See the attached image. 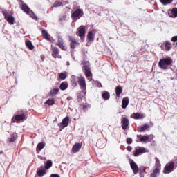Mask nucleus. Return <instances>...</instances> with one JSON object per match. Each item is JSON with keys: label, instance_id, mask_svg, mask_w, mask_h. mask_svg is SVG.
<instances>
[{"label": "nucleus", "instance_id": "1", "mask_svg": "<svg viewBox=\"0 0 177 177\" xmlns=\"http://www.w3.org/2000/svg\"><path fill=\"white\" fill-rule=\"evenodd\" d=\"M172 64V59L171 58H164L159 61L158 65L160 68L163 70H167L168 68V66H171Z\"/></svg>", "mask_w": 177, "mask_h": 177}, {"label": "nucleus", "instance_id": "2", "mask_svg": "<svg viewBox=\"0 0 177 177\" xmlns=\"http://www.w3.org/2000/svg\"><path fill=\"white\" fill-rule=\"evenodd\" d=\"M2 13L8 23L12 25L15 24V17L12 15V12L4 10H2Z\"/></svg>", "mask_w": 177, "mask_h": 177}, {"label": "nucleus", "instance_id": "3", "mask_svg": "<svg viewBox=\"0 0 177 177\" xmlns=\"http://www.w3.org/2000/svg\"><path fill=\"white\" fill-rule=\"evenodd\" d=\"M21 9L25 12V13H27V15H30V17H32V19H34V20H37L38 18L37 17V16L35 15V14H34V12L32 11L30 12V8H28V6L26 4H22Z\"/></svg>", "mask_w": 177, "mask_h": 177}, {"label": "nucleus", "instance_id": "4", "mask_svg": "<svg viewBox=\"0 0 177 177\" xmlns=\"http://www.w3.org/2000/svg\"><path fill=\"white\" fill-rule=\"evenodd\" d=\"M21 9L25 12V13H27V15H30V17H32V19H34V20H37L38 18L37 17V16L35 15V14H34V12L32 11L30 12V8H28V6L26 4H22Z\"/></svg>", "mask_w": 177, "mask_h": 177}, {"label": "nucleus", "instance_id": "5", "mask_svg": "<svg viewBox=\"0 0 177 177\" xmlns=\"http://www.w3.org/2000/svg\"><path fill=\"white\" fill-rule=\"evenodd\" d=\"M78 84L82 91L84 93H86V82H85V77L82 76L78 77Z\"/></svg>", "mask_w": 177, "mask_h": 177}, {"label": "nucleus", "instance_id": "6", "mask_svg": "<svg viewBox=\"0 0 177 177\" xmlns=\"http://www.w3.org/2000/svg\"><path fill=\"white\" fill-rule=\"evenodd\" d=\"M174 167H175V163L174 162H169L167 163L164 169V174H169L174 171Z\"/></svg>", "mask_w": 177, "mask_h": 177}, {"label": "nucleus", "instance_id": "7", "mask_svg": "<svg viewBox=\"0 0 177 177\" xmlns=\"http://www.w3.org/2000/svg\"><path fill=\"white\" fill-rule=\"evenodd\" d=\"M145 153H149V150L143 147H141L137 148L136 151H134L133 154L135 157H138V156H140V154H143Z\"/></svg>", "mask_w": 177, "mask_h": 177}, {"label": "nucleus", "instance_id": "8", "mask_svg": "<svg viewBox=\"0 0 177 177\" xmlns=\"http://www.w3.org/2000/svg\"><path fill=\"white\" fill-rule=\"evenodd\" d=\"M70 118H68V116H66V118H64L62 120V122L61 123L58 124V127L61 129H64V128L68 127V121H69Z\"/></svg>", "mask_w": 177, "mask_h": 177}, {"label": "nucleus", "instance_id": "9", "mask_svg": "<svg viewBox=\"0 0 177 177\" xmlns=\"http://www.w3.org/2000/svg\"><path fill=\"white\" fill-rule=\"evenodd\" d=\"M24 120H27V118H26V115H24V113H22L21 115L14 116L12 121V122H19V121H24Z\"/></svg>", "mask_w": 177, "mask_h": 177}, {"label": "nucleus", "instance_id": "10", "mask_svg": "<svg viewBox=\"0 0 177 177\" xmlns=\"http://www.w3.org/2000/svg\"><path fill=\"white\" fill-rule=\"evenodd\" d=\"M129 126V120L127 118H122V128L124 131L127 130L128 127Z\"/></svg>", "mask_w": 177, "mask_h": 177}, {"label": "nucleus", "instance_id": "11", "mask_svg": "<svg viewBox=\"0 0 177 177\" xmlns=\"http://www.w3.org/2000/svg\"><path fill=\"white\" fill-rule=\"evenodd\" d=\"M84 70L85 71V75L86 78H88V80H91V77L92 75V73H91V69L89 68L88 66H84L83 67Z\"/></svg>", "mask_w": 177, "mask_h": 177}, {"label": "nucleus", "instance_id": "12", "mask_svg": "<svg viewBox=\"0 0 177 177\" xmlns=\"http://www.w3.org/2000/svg\"><path fill=\"white\" fill-rule=\"evenodd\" d=\"M77 35L82 38L84 35H85V26H81L77 28Z\"/></svg>", "mask_w": 177, "mask_h": 177}, {"label": "nucleus", "instance_id": "13", "mask_svg": "<svg viewBox=\"0 0 177 177\" xmlns=\"http://www.w3.org/2000/svg\"><path fill=\"white\" fill-rule=\"evenodd\" d=\"M81 16H82V11L81 9L76 10L75 12L72 14V17H73V19H80Z\"/></svg>", "mask_w": 177, "mask_h": 177}, {"label": "nucleus", "instance_id": "14", "mask_svg": "<svg viewBox=\"0 0 177 177\" xmlns=\"http://www.w3.org/2000/svg\"><path fill=\"white\" fill-rule=\"evenodd\" d=\"M131 168L133 169V172L136 174H138L139 169L138 168V165L135 163L133 160L130 162Z\"/></svg>", "mask_w": 177, "mask_h": 177}, {"label": "nucleus", "instance_id": "15", "mask_svg": "<svg viewBox=\"0 0 177 177\" xmlns=\"http://www.w3.org/2000/svg\"><path fill=\"white\" fill-rule=\"evenodd\" d=\"M52 56L54 57L55 59H57V58L60 59L61 57L59 55V48L56 47L53 48Z\"/></svg>", "mask_w": 177, "mask_h": 177}, {"label": "nucleus", "instance_id": "16", "mask_svg": "<svg viewBox=\"0 0 177 177\" xmlns=\"http://www.w3.org/2000/svg\"><path fill=\"white\" fill-rule=\"evenodd\" d=\"M168 15L169 17H173V18L177 17V8H174L172 10H169Z\"/></svg>", "mask_w": 177, "mask_h": 177}, {"label": "nucleus", "instance_id": "17", "mask_svg": "<svg viewBox=\"0 0 177 177\" xmlns=\"http://www.w3.org/2000/svg\"><path fill=\"white\" fill-rule=\"evenodd\" d=\"M58 46L62 49V50H67V47L64 46V43L63 42V39H62V37H58Z\"/></svg>", "mask_w": 177, "mask_h": 177}, {"label": "nucleus", "instance_id": "18", "mask_svg": "<svg viewBox=\"0 0 177 177\" xmlns=\"http://www.w3.org/2000/svg\"><path fill=\"white\" fill-rule=\"evenodd\" d=\"M131 118H134L135 120H142V118H145V115L139 113H133L131 115Z\"/></svg>", "mask_w": 177, "mask_h": 177}, {"label": "nucleus", "instance_id": "19", "mask_svg": "<svg viewBox=\"0 0 177 177\" xmlns=\"http://www.w3.org/2000/svg\"><path fill=\"white\" fill-rule=\"evenodd\" d=\"M69 41L71 42V49H75V48H77V46H78L79 43L75 39H70Z\"/></svg>", "mask_w": 177, "mask_h": 177}, {"label": "nucleus", "instance_id": "20", "mask_svg": "<svg viewBox=\"0 0 177 177\" xmlns=\"http://www.w3.org/2000/svg\"><path fill=\"white\" fill-rule=\"evenodd\" d=\"M81 147H82V145L80 143H76L73 147V152L78 153V151H80V150L81 149Z\"/></svg>", "mask_w": 177, "mask_h": 177}, {"label": "nucleus", "instance_id": "21", "mask_svg": "<svg viewBox=\"0 0 177 177\" xmlns=\"http://www.w3.org/2000/svg\"><path fill=\"white\" fill-rule=\"evenodd\" d=\"M128 104H129V98H128V97L123 98L122 102V108L127 109Z\"/></svg>", "mask_w": 177, "mask_h": 177}, {"label": "nucleus", "instance_id": "22", "mask_svg": "<svg viewBox=\"0 0 177 177\" xmlns=\"http://www.w3.org/2000/svg\"><path fill=\"white\" fill-rule=\"evenodd\" d=\"M87 39L89 41V42H93V40L95 39V33L90 31L87 35Z\"/></svg>", "mask_w": 177, "mask_h": 177}, {"label": "nucleus", "instance_id": "23", "mask_svg": "<svg viewBox=\"0 0 177 177\" xmlns=\"http://www.w3.org/2000/svg\"><path fill=\"white\" fill-rule=\"evenodd\" d=\"M138 138H140V142H147L150 139L149 136H138Z\"/></svg>", "mask_w": 177, "mask_h": 177}, {"label": "nucleus", "instance_id": "24", "mask_svg": "<svg viewBox=\"0 0 177 177\" xmlns=\"http://www.w3.org/2000/svg\"><path fill=\"white\" fill-rule=\"evenodd\" d=\"M161 170L158 169H154L153 171L151 174L150 177H157L160 175V172Z\"/></svg>", "mask_w": 177, "mask_h": 177}, {"label": "nucleus", "instance_id": "25", "mask_svg": "<svg viewBox=\"0 0 177 177\" xmlns=\"http://www.w3.org/2000/svg\"><path fill=\"white\" fill-rule=\"evenodd\" d=\"M42 35L45 39H46L47 41H50V37L46 30H42Z\"/></svg>", "mask_w": 177, "mask_h": 177}, {"label": "nucleus", "instance_id": "26", "mask_svg": "<svg viewBox=\"0 0 177 177\" xmlns=\"http://www.w3.org/2000/svg\"><path fill=\"white\" fill-rule=\"evenodd\" d=\"M115 93L118 97H120V95L122 93V87L118 86L115 88Z\"/></svg>", "mask_w": 177, "mask_h": 177}, {"label": "nucleus", "instance_id": "27", "mask_svg": "<svg viewBox=\"0 0 177 177\" xmlns=\"http://www.w3.org/2000/svg\"><path fill=\"white\" fill-rule=\"evenodd\" d=\"M45 174H46V170L44 169H37V175L39 176L42 177L45 175Z\"/></svg>", "mask_w": 177, "mask_h": 177}, {"label": "nucleus", "instance_id": "28", "mask_svg": "<svg viewBox=\"0 0 177 177\" xmlns=\"http://www.w3.org/2000/svg\"><path fill=\"white\" fill-rule=\"evenodd\" d=\"M26 45L28 46V49L30 50H32L34 49V45H32V43L30 40H26Z\"/></svg>", "mask_w": 177, "mask_h": 177}, {"label": "nucleus", "instance_id": "29", "mask_svg": "<svg viewBox=\"0 0 177 177\" xmlns=\"http://www.w3.org/2000/svg\"><path fill=\"white\" fill-rule=\"evenodd\" d=\"M102 96L104 100H109V99H110V93L107 91H104Z\"/></svg>", "mask_w": 177, "mask_h": 177}, {"label": "nucleus", "instance_id": "30", "mask_svg": "<svg viewBox=\"0 0 177 177\" xmlns=\"http://www.w3.org/2000/svg\"><path fill=\"white\" fill-rule=\"evenodd\" d=\"M45 147V143L44 142H39L38 145H37V151H41V150H42V149H44Z\"/></svg>", "mask_w": 177, "mask_h": 177}, {"label": "nucleus", "instance_id": "31", "mask_svg": "<svg viewBox=\"0 0 177 177\" xmlns=\"http://www.w3.org/2000/svg\"><path fill=\"white\" fill-rule=\"evenodd\" d=\"M59 93V88H54L50 91V96H55V95H57Z\"/></svg>", "mask_w": 177, "mask_h": 177}, {"label": "nucleus", "instance_id": "32", "mask_svg": "<svg viewBox=\"0 0 177 177\" xmlns=\"http://www.w3.org/2000/svg\"><path fill=\"white\" fill-rule=\"evenodd\" d=\"M155 169H158L159 170H161V164L160 163V160L158 158H156V167Z\"/></svg>", "mask_w": 177, "mask_h": 177}, {"label": "nucleus", "instance_id": "33", "mask_svg": "<svg viewBox=\"0 0 177 177\" xmlns=\"http://www.w3.org/2000/svg\"><path fill=\"white\" fill-rule=\"evenodd\" d=\"M46 104H48V106H53V104H55V100H53V98L48 99L46 102Z\"/></svg>", "mask_w": 177, "mask_h": 177}, {"label": "nucleus", "instance_id": "34", "mask_svg": "<svg viewBox=\"0 0 177 177\" xmlns=\"http://www.w3.org/2000/svg\"><path fill=\"white\" fill-rule=\"evenodd\" d=\"M67 84L63 82L60 84L59 88L61 89V91H66V89H67Z\"/></svg>", "mask_w": 177, "mask_h": 177}, {"label": "nucleus", "instance_id": "35", "mask_svg": "<svg viewBox=\"0 0 177 177\" xmlns=\"http://www.w3.org/2000/svg\"><path fill=\"white\" fill-rule=\"evenodd\" d=\"M59 78L61 80H66V78H67V73L64 72V73H59Z\"/></svg>", "mask_w": 177, "mask_h": 177}, {"label": "nucleus", "instance_id": "36", "mask_svg": "<svg viewBox=\"0 0 177 177\" xmlns=\"http://www.w3.org/2000/svg\"><path fill=\"white\" fill-rule=\"evenodd\" d=\"M161 3H162V5H168L169 3H171V2L174 0H160Z\"/></svg>", "mask_w": 177, "mask_h": 177}, {"label": "nucleus", "instance_id": "37", "mask_svg": "<svg viewBox=\"0 0 177 177\" xmlns=\"http://www.w3.org/2000/svg\"><path fill=\"white\" fill-rule=\"evenodd\" d=\"M165 50L168 51L171 50V43L166 41L165 44Z\"/></svg>", "mask_w": 177, "mask_h": 177}, {"label": "nucleus", "instance_id": "38", "mask_svg": "<svg viewBox=\"0 0 177 177\" xmlns=\"http://www.w3.org/2000/svg\"><path fill=\"white\" fill-rule=\"evenodd\" d=\"M62 5H63V3H62L59 1H57L54 3L53 7L54 8H59V6H62Z\"/></svg>", "mask_w": 177, "mask_h": 177}, {"label": "nucleus", "instance_id": "39", "mask_svg": "<svg viewBox=\"0 0 177 177\" xmlns=\"http://www.w3.org/2000/svg\"><path fill=\"white\" fill-rule=\"evenodd\" d=\"M52 167V160H48L46 162V164L45 165L46 169H49Z\"/></svg>", "mask_w": 177, "mask_h": 177}, {"label": "nucleus", "instance_id": "40", "mask_svg": "<svg viewBox=\"0 0 177 177\" xmlns=\"http://www.w3.org/2000/svg\"><path fill=\"white\" fill-rule=\"evenodd\" d=\"M148 128H150V126L149 124H145L143 127H141L140 132H145Z\"/></svg>", "mask_w": 177, "mask_h": 177}, {"label": "nucleus", "instance_id": "41", "mask_svg": "<svg viewBox=\"0 0 177 177\" xmlns=\"http://www.w3.org/2000/svg\"><path fill=\"white\" fill-rule=\"evenodd\" d=\"M8 142H15L16 140V136L15 135L11 136L10 138L8 139Z\"/></svg>", "mask_w": 177, "mask_h": 177}, {"label": "nucleus", "instance_id": "42", "mask_svg": "<svg viewBox=\"0 0 177 177\" xmlns=\"http://www.w3.org/2000/svg\"><path fill=\"white\" fill-rule=\"evenodd\" d=\"M127 143H128V145H131V143H132V138H127Z\"/></svg>", "mask_w": 177, "mask_h": 177}, {"label": "nucleus", "instance_id": "43", "mask_svg": "<svg viewBox=\"0 0 177 177\" xmlns=\"http://www.w3.org/2000/svg\"><path fill=\"white\" fill-rule=\"evenodd\" d=\"M172 42H177V36H174L171 38Z\"/></svg>", "mask_w": 177, "mask_h": 177}, {"label": "nucleus", "instance_id": "44", "mask_svg": "<svg viewBox=\"0 0 177 177\" xmlns=\"http://www.w3.org/2000/svg\"><path fill=\"white\" fill-rule=\"evenodd\" d=\"M50 177H60V176L59 174H51Z\"/></svg>", "mask_w": 177, "mask_h": 177}, {"label": "nucleus", "instance_id": "45", "mask_svg": "<svg viewBox=\"0 0 177 177\" xmlns=\"http://www.w3.org/2000/svg\"><path fill=\"white\" fill-rule=\"evenodd\" d=\"M89 107V105H84L83 106V110H86V109H88Z\"/></svg>", "mask_w": 177, "mask_h": 177}, {"label": "nucleus", "instance_id": "46", "mask_svg": "<svg viewBox=\"0 0 177 177\" xmlns=\"http://www.w3.org/2000/svg\"><path fill=\"white\" fill-rule=\"evenodd\" d=\"M127 150L128 151H132V147L131 146L127 147Z\"/></svg>", "mask_w": 177, "mask_h": 177}, {"label": "nucleus", "instance_id": "47", "mask_svg": "<svg viewBox=\"0 0 177 177\" xmlns=\"http://www.w3.org/2000/svg\"><path fill=\"white\" fill-rule=\"evenodd\" d=\"M41 60H44V59H45V57L44 55H41Z\"/></svg>", "mask_w": 177, "mask_h": 177}, {"label": "nucleus", "instance_id": "48", "mask_svg": "<svg viewBox=\"0 0 177 177\" xmlns=\"http://www.w3.org/2000/svg\"><path fill=\"white\" fill-rule=\"evenodd\" d=\"M66 66H70V62H66Z\"/></svg>", "mask_w": 177, "mask_h": 177}, {"label": "nucleus", "instance_id": "49", "mask_svg": "<svg viewBox=\"0 0 177 177\" xmlns=\"http://www.w3.org/2000/svg\"><path fill=\"white\" fill-rule=\"evenodd\" d=\"M75 85H77V83H75Z\"/></svg>", "mask_w": 177, "mask_h": 177}]
</instances>
